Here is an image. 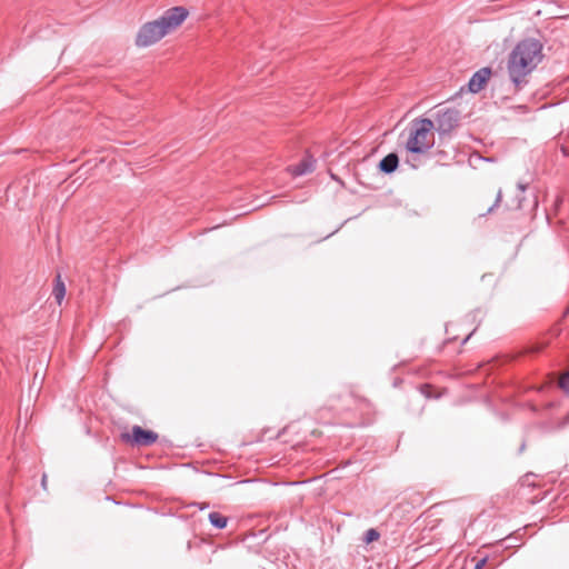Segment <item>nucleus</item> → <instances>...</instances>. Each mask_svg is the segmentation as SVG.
<instances>
[{"label":"nucleus","instance_id":"1","mask_svg":"<svg viewBox=\"0 0 569 569\" xmlns=\"http://www.w3.org/2000/svg\"><path fill=\"white\" fill-rule=\"evenodd\" d=\"M542 43L533 38L519 41L508 57L507 70L517 89L527 83V77L543 59Z\"/></svg>","mask_w":569,"mask_h":569},{"label":"nucleus","instance_id":"2","mask_svg":"<svg viewBox=\"0 0 569 569\" xmlns=\"http://www.w3.org/2000/svg\"><path fill=\"white\" fill-rule=\"evenodd\" d=\"M187 17L188 11L183 7L168 9L158 19L142 24L136 37V44L142 48L154 44L176 30Z\"/></svg>","mask_w":569,"mask_h":569},{"label":"nucleus","instance_id":"3","mask_svg":"<svg viewBox=\"0 0 569 569\" xmlns=\"http://www.w3.org/2000/svg\"><path fill=\"white\" fill-rule=\"evenodd\" d=\"M435 123L429 118H417L410 123L406 150L411 153H426L435 144Z\"/></svg>","mask_w":569,"mask_h":569},{"label":"nucleus","instance_id":"4","mask_svg":"<svg viewBox=\"0 0 569 569\" xmlns=\"http://www.w3.org/2000/svg\"><path fill=\"white\" fill-rule=\"evenodd\" d=\"M460 121V113L452 108L440 109L435 114V129L440 136L450 134Z\"/></svg>","mask_w":569,"mask_h":569},{"label":"nucleus","instance_id":"5","mask_svg":"<svg viewBox=\"0 0 569 569\" xmlns=\"http://www.w3.org/2000/svg\"><path fill=\"white\" fill-rule=\"evenodd\" d=\"M159 436L152 430H146L140 426H133L131 433H121V440L138 447H148L157 442Z\"/></svg>","mask_w":569,"mask_h":569},{"label":"nucleus","instance_id":"6","mask_svg":"<svg viewBox=\"0 0 569 569\" xmlns=\"http://www.w3.org/2000/svg\"><path fill=\"white\" fill-rule=\"evenodd\" d=\"M491 76V69L486 67L478 70L470 79L468 87L473 93L480 92Z\"/></svg>","mask_w":569,"mask_h":569},{"label":"nucleus","instance_id":"7","mask_svg":"<svg viewBox=\"0 0 569 569\" xmlns=\"http://www.w3.org/2000/svg\"><path fill=\"white\" fill-rule=\"evenodd\" d=\"M315 169V160L311 157H305L298 164L290 168L292 176H302Z\"/></svg>","mask_w":569,"mask_h":569},{"label":"nucleus","instance_id":"8","mask_svg":"<svg viewBox=\"0 0 569 569\" xmlns=\"http://www.w3.org/2000/svg\"><path fill=\"white\" fill-rule=\"evenodd\" d=\"M399 163V158L396 153L387 154L379 163V169L385 173H392Z\"/></svg>","mask_w":569,"mask_h":569},{"label":"nucleus","instance_id":"9","mask_svg":"<svg viewBox=\"0 0 569 569\" xmlns=\"http://www.w3.org/2000/svg\"><path fill=\"white\" fill-rule=\"evenodd\" d=\"M52 295H53L57 303L61 305V302L66 296V286H64V282L62 281L60 274H57V277H56Z\"/></svg>","mask_w":569,"mask_h":569},{"label":"nucleus","instance_id":"10","mask_svg":"<svg viewBox=\"0 0 569 569\" xmlns=\"http://www.w3.org/2000/svg\"><path fill=\"white\" fill-rule=\"evenodd\" d=\"M208 518L210 523L217 529H224L229 520L228 517L217 511L210 512Z\"/></svg>","mask_w":569,"mask_h":569},{"label":"nucleus","instance_id":"11","mask_svg":"<svg viewBox=\"0 0 569 569\" xmlns=\"http://www.w3.org/2000/svg\"><path fill=\"white\" fill-rule=\"evenodd\" d=\"M379 537H380V535H379V532L376 529H369L365 533L363 541L366 543H370L372 541L378 540Z\"/></svg>","mask_w":569,"mask_h":569},{"label":"nucleus","instance_id":"12","mask_svg":"<svg viewBox=\"0 0 569 569\" xmlns=\"http://www.w3.org/2000/svg\"><path fill=\"white\" fill-rule=\"evenodd\" d=\"M559 387L569 395V370L560 377Z\"/></svg>","mask_w":569,"mask_h":569},{"label":"nucleus","instance_id":"13","mask_svg":"<svg viewBox=\"0 0 569 569\" xmlns=\"http://www.w3.org/2000/svg\"><path fill=\"white\" fill-rule=\"evenodd\" d=\"M420 391L423 393L427 398L433 397L432 395V386L426 383L420 386Z\"/></svg>","mask_w":569,"mask_h":569},{"label":"nucleus","instance_id":"14","mask_svg":"<svg viewBox=\"0 0 569 569\" xmlns=\"http://www.w3.org/2000/svg\"><path fill=\"white\" fill-rule=\"evenodd\" d=\"M473 561L476 562L475 563V569H482L486 566V563H487V558L486 557L481 558V559H476L475 558Z\"/></svg>","mask_w":569,"mask_h":569},{"label":"nucleus","instance_id":"15","mask_svg":"<svg viewBox=\"0 0 569 569\" xmlns=\"http://www.w3.org/2000/svg\"><path fill=\"white\" fill-rule=\"evenodd\" d=\"M500 200H501V191H499V192H498V196H497V199H496L495 204H493L492 207H490V208L488 209V211H489V212H490V211H492L493 207L498 206V203L500 202Z\"/></svg>","mask_w":569,"mask_h":569},{"label":"nucleus","instance_id":"16","mask_svg":"<svg viewBox=\"0 0 569 569\" xmlns=\"http://www.w3.org/2000/svg\"><path fill=\"white\" fill-rule=\"evenodd\" d=\"M41 483H42V487L46 489V487H47V476L46 475H43Z\"/></svg>","mask_w":569,"mask_h":569},{"label":"nucleus","instance_id":"17","mask_svg":"<svg viewBox=\"0 0 569 569\" xmlns=\"http://www.w3.org/2000/svg\"><path fill=\"white\" fill-rule=\"evenodd\" d=\"M207 507H208V503H202V505H200V509H204V508H207Z\"/></svg>","mask_w":569,"mask_h":569}]
</instances>
